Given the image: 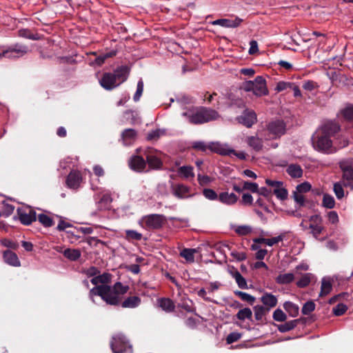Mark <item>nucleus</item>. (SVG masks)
Instances as JSON below:
<instances>
[{"label":"nucleus","mask_w":353,"mask_h":353,"mask_svg":"<svg viewBox=\"0 0 353 353\" xmlns=\"http://www.w3.org/2000/svg\"><path fill=\"white\" fill-rule=\"evenodd\" d=\"M90 282L95 285L89 292V297L94 303H96L94 296H99L107 304L117 305L121 302L123 295L129 290L128 285H123L121 282H117L113 285H101L98 274L92 278Z\"/></svg>","instance_id":"obj_1"},{"label":"nucleus","mask_w":353,"mask_h":353,"mask_svg":"<svg viewBox=\"0 0 353 353\" xmlns=\"http://www.w3.org/2000/svg\"><path fill=\"white\" fill-rule=\"evenodd\" d=\"M340 130V126L332 121L327 122L316 130L312 137V146L318 152L333 154L337 149L334 146L332 137Z\"/></svg>","instance_id":"obj_2"},{"label":"nucleus","mask_w":353,"mask_h":353,"mask_svg":"<svg viewBox=\"0 0 353 353\" xmlns=\"http://www.w3.org/2000/svg\"><path fill=\"white\" fill-rule=\"evenodd\" d=\"M186 120L192 124H201L216 120L219 117L218 112L205 108H191L182 113Z\"/></svg>","instance_id":"obj_3"},{"label":"nucleus","mask_w":353,"mask_h":353,"mask_svg":"<svg viewBox=\"0 0 353 353\" xmlns=\"http://www.w3.org/2000/svg\"><path fill=\"white\" fill-rule=\"evenodd\" d=\"M143 154L146 160V165L150 170H159L163 166L162 153L152 148H146L143 150Z\"/></svg>","instance_id":"obj_4"},{"label":"nucleus","mask_w":353,"mask_h":353,"mask_svg":"<svg viewBox=\"0 0 353 353\" xmlns=\"http://www.w3.org/2000/svg\"><path fill=\"white\" fill-rule=\"evenodd\" d=\"M110 346L114 353H123L128 350L132 352V346L129 344L125 336L117 334L112 338Z\"/></svg>","instance_id":"obj_5"},{"label":"nucleus","mask_w":353,"mask_h":353,"mask_svg":"<svg viewBox=\"0 0 353 353\" xmlns=\"http://www.w3.org/2000/svg\"><path fill=\"white\" fill-rule=\"evenodd\" d=\"M269 132V139H277L286 132V125L282 120H275L270 122L267 125Z\"/></svg>","instance_id":"obj_6"},{"label":"nucleus","mask_w":353,"mask_h":353,"mask_svg":"<svg viewBox=\"0 0 353 353\" xmlns=\"http://www.w3.org/2000/svg\"><path fill=\"white\" fill-rule=\"evenodd\" d=\"M165 221L162 214H152L142 217L141 221L148 229L157 230L162 227Z\"/></svg>","instance_id":"obj_7"},{"label":"nucleus","mask_w":353,"mask_h":353,"mask_svg":"<svg viewBox=\"0 0 353 353\" xmlns=\"http://www.w3.org/2000/svg\"><path fill=\"white\" fill-rule=\"evenodd\" d=\"M17 214L19 221L23 225H30L37 220L36 212L28 206L18 208Z\"/></svg>","instance_id":"obj_8"},{"label":"nucleus","mask_w":353,"mask_h":353,"mask_svg":"<svg viewBox=\"0 0 353 353\" xmlns=\"http://www.w3.org/2000/svg\"><path fill=\"white\" fill-rule=\"evenodd\" d=\"M343 171V180L344 185H350L348 181H353V160L343 161L340 163Z\"/></svg>","instance_id":"obj_9"},{"label":"nucleus","mask_w":353,"mask_h":353,"mask_svg":"<svg viewBox=\"0 0 353 353\" xmlns=\"http://www.w3.org/2000/svg\"><path fill=\"white\" fill-rule=\"evenodd\" d=\"M100 85L105 90H111L120 84L117 81L115 75L112 73H105L99 80Z\"/></svg>","instance_id":"obj_10"},{"label":"nucleus","mask_w":353,"mask_h":353,"mask_svg":"<svg viewBox=\"0 0 353 353\" xmlns=\"http://www.w3.org/2000/svg\"><path fill=\"white\" fill-rule=\"evenodd\" d=\"M253 83V93L256 96H263L268 94V90L266 86V81L261 76H258L255 78Z\"/></svg>","instance_id":"obj_11"},{"label":"nucleus","mask_w":353,"mask_h":353,"mask_svg":"<svg viewBox=\"0 0 353 353\" xmlns=\"http://www.w3.org/2000/svg\"><path fill=\"white\" fill-rule=\"evenodd\" d=\"M128 164L132 170L138 172H143L146 168V161L141 155L132 156L129 159Z\"/></svg>","instance_id":"obj_12"},{"label":"nucleus","mask_w":353,"mask_h":353,"mask_svg":"<svg viewBox=\"0 0 353 353\" xmlns=\"http://www.w3.org/2000/svg\"><path fill=\"white\" fill-rule=\"evenodd\" d=\"M237 119L240 123L250 128L256 121V115L254 111L246 110Z\"/></svg>","instance_id":"obj_13"},{"label":"nucleus","mask_w":353,"mask_h":353,"mask_svg":"<svg viewBox=\"0 0 353 353\" xmlns=\"http://www.w3.org/2000/svg\"><path fill=\"white\" fill-rule=\"evenodd\" d=\"M28 49L26 46H16L14 48L8 50H3L1 52V57L6 58H17L20 57L24 54L27 53Z\"/></svg>","instance_id":"obj_14"},{"label":"nucleus","mask_w":353,"mask_h":353,"mask_svg":"<svg viewBox=\"0 0 353 353\" xmlns=\"http://www.w3.org/2000/svg\"><path fill=\"white\" fill-rule=\"evenodd\" d=\"M137 137V131L132 128L125 129L121 133V140L125 145H130L136 141Z\"/></svg>","instance_id":"obj_15"},{"label":"nucleus","mask_w":353,"mask_h":353,"mask_svg":"<svg viewBox=\"0 0 353 353\" xmlns=\"http://www.w3.org/2000/svg\"><path fill=\"white\" fill-rule=\"evenodd\" d=\"M3 258L7 264L13 267H19L21 265L20 261L17 254L11 250L3 251Z\"/></svg>","instance_id":"obj_16"},{"label":"nucleus","mask_w":353,"mask_h":353,"mask_svg":"<svg viewBox=\"0 0 353 353\" xmlns=\"http://www.w3.org/2000/svg\"><path fill=\"white\" fill-rule=\"evenodd\" d=\"M242 22V19L236 17L234 19H217L212 22L213 25H219L224 28H236L238 27L241 23Z\"/></svg>","instance_id":"obj_17"},{"label":"nucleus","mask_w":353,"mask_h":353,"mask_svg":"<svg viewBox=\"0 0 353 353\" xmlns=\"http://www.w3.org/2000/svg\"><path fill=\"white\" fill-rule=\"evenodd\" d=\"M56 250L62 252L65 258L73 261L78 260L81 255V251L79 249L66 248L62 250L61 247H57Z\"/></svg>","instance_id":"obj_18"},{"label":"nucleus","mask_w":353,"mask_h":353,"mask_svg":"<svg viewBox=\"0 0 353 353\" xmlns=\"http://www.w3.org/2000/svg\"><path fill=\"white\" fill-rule=\"evenodd\" d=\"M81 174L78 171H72L68 174L66 183L70 188H77L81 183Z\"/></svg>","instance_id":"obj_19"},{"label":"nucleus","mask_w":353,"mask_h":353,"mask_svg":"<svg viewBox=\"0 0 353 353\" xmlns=\"http://www.w3.org/2000/svg\"><path fill=\"white\" fill-rule=\"evenodd\" d=\"M286 232L281 233L277 236L272 237L271 239L265 238H256L253 239V242L258 243H264L268 246H272L282 241L285 237Z\"/></svg>","instance_id":"obj_20"},{"label":"nucleus","mask_w":353,"mask_h":353,"mask_svg":"<svg viewBox=\"0 0 353 353\" xmlns=\"http://www.w3.org/2000/svg\"><path fill=\"white\" fill-rule=\"evenodd\" d=\"M261 301L266 307L267 310L275 307L277 304L276 297L271 293H264L261 297Z\"/></svg>","instance_id":"obj_21"},{"label":"nucleus","mask_w":353,"mask_h":353,"mask_svg":"<svg viewBox=\"0 0 353 353\" xmlns=\"http://www.w3.org/2000/svg\"><path fill=\"white\" fill-rule=\"evenodd\" d=\"M310 221L319 222L316 223V224H310L309 227L312 230V234L316 239L323 230V227L321 225V219L319 216L315 215L312 216L310 218Z\"/></svg>","instance_id":"obj_22"},{"label":"nucleus","mask_w":353,"mask_h":353,"mask_svg":"<svg viewBox=\"0 0 353 353\" xmlns=\"http://www.w3.org/2000/svg\"><path fill=\"white\" fill-rule=\"evenodd\" d=\"M218 199L224 204L233 205L237 201L238 197L234 193L225 192L219 194Z\"/></svg>","instance_id":"obj_23"},{"label":"nucleus","mask_w":353,"mask_h":353,"mask_svg":"<svg viewBox=\"0 0 353 353\" xmlns=\"http://www.w3.org/2000/svg\"><path fill=\"white\" fill-rule=\"evenodd\" d=\"M141 301L137 296H129L121 303V306L124 308H134L140 305Z\"/></svg>","instance_id":"obj_24"},{"label":"nucleus","mask_w":353,"mask_h":353,"mask_svg":"<svg viewBox=\"0 0 353 353\" xmlns=\"http://www.w3.org/2000/svg\"><path fill=\"white\" fill-rule=\"evenodd\" d=\"M209 150L222 155H228L230 148L227 145L212 142L209 144Z\"/></svg>","instance_id":"obj_25"},{"label":"nucleus","mask_w":353,"mask_h":353,"mask_svg":"<svg viewBox=\"0 0 353 353\" xmlns=\"http://www.w3.org/2000/svg\"><path fill=\"white\" fill-rule=\"evenodd\" d=\"M128 73V68L126 66H121L114 70L112 74L115 75L117 81L121 84L127 79Z\"/></svg>","instance_id":"obj_26"},{"label":"nucleus","mask_w":353,"mask_h":353,"mask_svg":"<svg viewBox=\"0 0 353 353\" xmlns=\"http://www.w3.org/2000/svg\"><path fill=\"white\" fill-rule=\"evenodd\" d=\"M294 278V274L291 272L280 274L276 277L275 281L279 285H286L291 283Z\"/></svg>","instance_id":"obj_27"},{"label":"nucleus","mask_w":353,"mask_h":353,"mask_svg":"<svg viewBox=\"0 0 353 353\" xmlns=\"http://www.w3.org/2000/svg\"><path fill=\"white\" fill-rule=\"evenodd\" d=\"M286 172L292 178H300L303 175V170L298 164L289 165Z\"/></svg>","instance_id":"obj_28"},{"label":"nucleus","mask_w":353,"mask_h":353,"mask_svg":"<svg viewBox=\"0 0 353 353\" xmlns=\"http://www.w3.org/2000/svg\"><path fill=\"white\" fill-rule=\"evenodd\" d=\"M173 191L174 194L179 199H184L188 196L189 188L184 185H176L174 188Z\"/></svg>","instance_id":"obj_29"},{"label":"nucleus","mask_w":353,"mask_h":353,"mask_svg":"<svg viewBox=\"0 0 353 353\" xmlns=\"http://www.w3.org/2000/svg\"><path fill=\"white\" fill-rule=\"evenodd\" d=\"M248 145L256 151H259L262 149V141L257 137H249L246 139Z\"/></svg>","instance_id":"obj_30"},{"label":"nucleus","mask_w":353,"mask_h":353,"mask_svg":"<svg viewBox=\"0 0 353 353\" xmlns=\"http://www.w3.org/2000/svg\"><path fill=\"white\" fill-rule=\"evenodd\" d=\"M299 322V319H294L287 321L283 324L278 325V330L282 333L289 332L296 327Z\"/></svg>","instance_id":"obj_31"},{"label":"nucleus","mask_w":353,"mask_h":353,"mask_svg":"<svg viewBox=\"0 0 353 353\" xmlns=\"http://www.w3.org/2000/svg\"><path fill=\"white\" fill-rule=\"evenodd\" d=\"M332 289V285L329 278H323L321 281V292L319 296L327 295Z\"/></svg>","instance_id":"obj_32"},{"label":"nucleus","mask_w":353,"mask_h":353,"mask_svg":"<svg viewBox=\"0 0 353 353\" xmlns=\"http://www.w3.org/2000/svg\"><path fill=\"white\" fill-rule=\"evenodd\" d=\"M283 307L292 317H296L299 314V306L292 302H285L283 304Z\"/></svg>","instance_id":"obj_33"},{"label":"nucleus","mask_w":353,"mask_h":353,"mask_svg":"<svg viewBox=\"0 0 353 353\" xmlns=\"http://www.w3.org/2000/svg\"><path fill=\"white\" fill-rule=\"evenodd\" d=\"M159 304L163 310L170 312L174 310V305L171 299L163 298L159 300Z\"/></svg>","instance_id":"obj_34"},{"label":"nucleus","mask_w":353,"mask_h":353,"mask_svg":"<svg viewBox=\"0 0 353 353\" xmlns=\"http://www.w3.org/2000/svg\"><path fill=\"white\" fill-rule=\"evenodd\" d=\"M233 278L235 279L238 286L241 289H248V283L245 279L240 274L238 270H235L232 273Z\"/></svg>","instance_id":"obj_35"},{"label":"nucleus","mask_w":353,"mask_h":353,"mask_svg":"<svg viewBox=\"0 0 353 353\" xmlns=\"http://www.w3.org/2000/svg\"><path fill=\"white\" fill-rule=\"evenodd\" d=\"M313 275L311 273H306L301 276L300 279L296 282V285L299 288H305L311 282Z\"/></svg>","instance_id":"obj_36"},{"label":"nucleus","mask_w":353,"mask_h":353,"mask_svg":"<svg viewBox=\"0 0 353 353\" xmlns=\"http://www.w3.org/2000/svg\"><path fill=\"white\" fill-rule=\"evenodd\" d=\"M195 252V249L185 248L180 252V255L188 262L192 263L194 261V254Z\"/></svg>","instance_id":"obj_37"},{"label":"nucleus","mask_w":353,"mask_h":353,"mask_svg":"<svg viewBox=\"0 0 353 353\" xmlns=\"http://www.w3.org/2000/svg\"><path fill=\"white\" fill-rule=\"evenodd\" d=\"M252 316V312L248 307L240 310L236 314V318L241 321H244L245 319H251Z\"/></svg>","instance_id":"obj_38"},{"label":"nucleus","mask_w":353,"mask_h":353,"mask_svg":"<svg viewBox=\"0 0 353 353\" xmlns=\"http://www.w3.org/2000/svg\"><path fill=\"white\" fill-rule=\"evenodd\" d=\"M322 205L326 208L332 209L335 206V200L332 196L325 194L323 196Z\"/></svg>","instance_id":"obj_39"},{"label":"nucleus","mask_w":353,"mask_h":353,"mask_svg":"<svg viewBox=\"0 0 353 353\" xmlns=\"http://www.w3.org/2000/svg\"><path fill=\"white\" fill-rule=\"evenodd\" d=\"M179 174L185 179L193 178L194 174L192 166H182L179 169Z\"/></svg>","instance_id":"obj_40"},{"label":"nucleus","mask_w":353,"mask_h":353,"mask_svg":"<svg viewBox=\"0 0 353 353\" xmlns=\"http://www.w3.org/2000/svg\"><path fill=\"white\" fill-rule=\"evenodd\" d=\"M14 210V206L12 205L1 201V216H8L10 215Z\"/></svg>","instance_id":"obj_41"},{"label":"nucleus","mask_w":353,"mask_h":353,"mask_svg":"<svg viewBox=\"0 0 353 353\" xmlns=\"http://www.w3.org/2000/svg\"><path fill=\"white\" fill-rule=\"evenodd\" d=\"M165 134V130L157 129L155 130L151 131L147 135V139L149 141H156L161 136Z\"/></svg>","instance_id":"obj_42"},{"label":"nucleus","mask_w":353,"mask_h":353,"mask_svg":"<svg viewBox=\"0 0 353 353\" xmlns=\"http://www.w3.org/2000/svg\"><path fill=\"white\" fill-rule=\"evenodd\" d=\"M125 238L127 240L140 241L142 239V234L133 230H125Z\"/></svg>","instance_id":"obj_43"},{"label":"nucleus","mask_w":353,"mask_h":353,"mask_svg":"<svg viewBox=\"0 0 353 353\" xmlns=\"http://www.w3.org/2000/svg\"><path fill=\"white\" fill-rule=\"evenodd\" d=\"M38 220L45 227H50L54 224L53 220L49 216L45 214H39Z\"/></svg>","instance_id":"obj_44"},{"label":"nucleus","mask_w":353,"mask_h":353,"mask_svg":"<svg viewBox=\"0 0 353 353\" xmlns=\"http://www.w3.org/2000/svg\"><path fill=\"white\" fill-rule=\"evenodd\" d=\"M273 193L276 195V198L279 200L284 201L288 198V192L284 185L279 189L274 190Z\"/></svg>","instance_id":"obj_45"},{"label":"nucleus","mask_w":353,"mask_h":353,"mask_svg":"<svg viewBox=\"0 0 353 353\" xmlns=\"http://www.w3.org/2000/svg\"><path fill=\"white\" fill-rule=\"evenodd\" d=\"M234 293L236 296L240 297L241 299V300H243L244 301H247V302L250 303V304H252L255 301V298L253 296H252L246 292H244L242 291H236Z\"/></svg>","instance_id":"obj_46"},{"label":"nucleus","mask_w":353,"mask_h":353,"mask_svg":"<svg viewBox=\"0 0 353 353\" xmlns=\"http://www.w3.org/2000/svg\"><path fill=\"white\" fill-rule=\"evenodd\" d=\"M252 229L249 225H238L234 228V231L239 235L245 236L250 234Z\"/></svg>","instance_id":"obj_47"},{"label":"nucleus","mask_w":353,"mask_h":353,"mask_svg":"<svg viewBox=\"0 0 353 353\" xmlns=\"http://www.w3.org/2000/svg\"><path fill=\"white\" fill-rule=\"evenodd\" d=\"M333 191L338 199H341L344 196V190L341 183H335L333 185Z\"/></svg>","instance_id":"obj_48"},{"label":"nucleus","mask_w":353,"mask_h":353,"mask_svg":"<svg viewBox=\"0 0 353 353\" xmlns=\"http://www.w3.org/2000/svg\"><path fill=\"white\" fill-rule=\"evenodd\" d=\"M315 309V304L312 301H307L303 306L301 312L305 315L310 314Z\"/></svg>","instance_id":"obj_49"},{"label":"nucleus","mask_w":353,"mask_h":353,"mask_svg":"<svg viewBox=\"0 0 353 353\" xmlns=\"http://www.w3.org/2000/svg\"><path fill=\"white\" fill-rule=\"evenodd\" d=\"M273 319L276 321L283 322L287 319L286 314L281 309H276L273 313Z\"/></svg>","instance_id":"obj_50"},{"label":"nucleus","mask_w":353,"mask_h":353,"mask_svg":"<svg viewBox=\"0 0 353 353\" xmlns=\"http://www.w3.org/2000/svg\"><path fill=\"white\" fill-rule=\"evenodd\" d=\"M254 316L256 320H261L265 314V308L261 305L254 307Z\"/></svg>","instance_id":"obj_51"},{"label":"nucleus","mask_w":353,"mask_h":353,"mask_svg":"<svg viewBox=\"0 0 353 353\" xmlns=\"http://www.w3.org/2000/svg\"><path fill=\"white\" fill-rule=\"evenodd\" d=\"M143 91V82L141 79H140L137 83V91L133 97L134 101H138L141 96L142 95Z\"/></svg>","instance_id":"obj_52"},{"label":"nucleus","mask_w":353,"mask_h":353,"mask_svg":"<svg viewBox=\"0 0 353 353\" xmlns=\"http://www.w3.org/2000/svg\"><path fill=\"white\" fill-rule=\"evenodd\" d=\"M204 196L211 201L219 199V195L212 189H204L203 191Z\"/></svg>","instance_id":"obj_53"},{"label":"nucleus","mask_w":353,"mask_h":353,"mask_svg":"<svg viewBox=\"0 0 353 353\" xmlns=\"http://www.w3.org/2000/svg\"><path fill=\"white\" fill-rule=\"evenodd\" d=\"M258 187L257 183L250 181H244L243 185V190H250L253 193L258 192Z\"/></svg>","instance_id":"obj_54"},{"label":"nucleus","mask_w":353,"mask_h":353,"mask_svg":"<svg viewBox=\"0 0 353 353\" xmlns=\"http://www.w3.org/2000/svg\"><path fill=\"white\" fill-rule=\"evenodd\" d=\"M343 117L347 121L353 120V106H347L342 110Z\"/></svg>","instance_id":"obj_55"},{"label":"nucleus","mask_w":353,"mask_h":353,"mask_svg":"<svg viewBox=\"0 0 353 353\" xmlns=\"http://www.w3.org/2000/svg\"><path fill=\"white\" fill-rule=\"evenodd\" d=\"M265 183L272 188V191L274 190L279 189L283 185V183L282 181L271 180L269 179L265 180Z\"/></svg>","instance_id":"obj_56"},{"label":"nucleus","mask_w":353,"mask_h":353,"mask_svg":"<svg viewBox=\"0 0 353 353\" xmlns=\"http://www.w3.org/2000/svg\"><path fill=\"white\" fill-rule=\"evenodd\" d=\"M293 198L296 203H298L299 205L303 206L305 203V198L302 193L294 191L293 192Z\"/></svg>","instance_id":"obj_57"},{"label":"nucleus","mask_w":353,"mask_h":353,"mask_svg":"<svg viewBox=\"0 0 353 353\" xmlns=\"http://www.w3.org/2000/svg\"><path fill=\"white\" fill-rule=\"evenodd\" d=\"M111 201L110 197L108 195H103L98 203V208L101 210L106 208V205L109 204Z\"/></svg>","instance_id":"obj_58"},{"label":"nucleus","mask_w":353,"mask_h":353,"mask_svg":"<svg viewBox=\"0 0 353 353\" xmlns=\"http://www.w3.org/2000/svg\"><path fill=\"white\" fill-rule=\"evenodd\" d=\"M347 306L344 304L340 303L338 304L334 309H333V313L336 316H341L343 314H344L347 310Z\"/></svg>","instance_id":"obj_59"},{"label":"nucleus","mask_w":353,"mask_h":353,"mask_svg":"<svg viewBox=\"0 0 353 353\" xmlns=\"http://www.w3.org/2000/svg\"><path fill=\"white\" fill-rule=\"evenodd\" d=\"M311 185L307 182L302 183L296 186V190L301 192V193H305L307 192L311 189Z\"/></svg>","instance_id":"obj_60"},{"label":"nucleus","mask_w":353,"mask_h":353,"mask_svg":"<svg viewBox=\"0 0 353 353\" xmlns=\"http://www.w3.org/2000/svg\"><path fill=\"white\" fill-rule=\"evenodd\" d=\"M231 256L238 261H242L246 259V254L243 252H239L235 250H232Z\"/></svg>","instance_id":"obj_61"},{"label":"nucleus","mask_w":353,"mask_h":353,"mask_svg":"<svg viewBox=\"0 0 353 353\" xmlns=\"http://www.w3.org/2000/svg\"><path fill=\"white\" fill-rule=\"evenodd\" d=\"M1 245L13 250L18 248V244L16 242L7 239H1Z\"/></svg>","instance_id":"obj_62"},{"label":"nucleus","mask_w":353,"mask_h":353,"mask_svg":"<svg viewBox=\"0 0 353 353\" xmlns=\"http://www.w3.org/2000/svg\"><path fill=\"white\" fill-rule=\"evenodd\" d=\"M293 83L290 82L280 81L277 83L276 90L278 92L283 91L288 88H292Z\"/></svg>","instance_id":"obj_63"},{"label":"nucleus","mask_w":353,"mask_h":353,"mask_svg":"<svg viewBox=\"0 0 353 353\" xmlns=\"http://www.w3.org/2000/svg\"><path fill=\"white\" fill-rule=\"evenodd\" d=\"M101 285H108L111 282L112 275L109 273H103L102 274L98 275Z\"/></svg>","instance_id":"obj_64"}]
</instances>
